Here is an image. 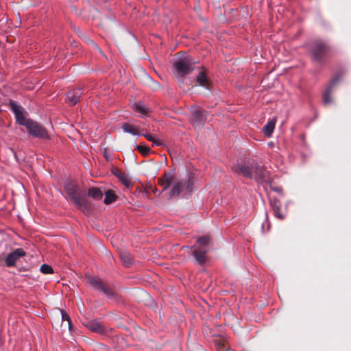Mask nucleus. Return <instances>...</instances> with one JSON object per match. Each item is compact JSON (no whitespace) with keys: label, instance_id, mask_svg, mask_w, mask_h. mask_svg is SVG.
I'll list each match as a JSON object with an SVG mask.
<instances>
[{"label":"nucleus","instance_id":"f257e3e1","mask_svg":"<svg viewBox=\"0 0 351 351\" xmlns=\"http://www.w3.org/2000/svg\"><path fill=\"white\" fill-rule=\"evenodd\" d=\"M64 189L71 202L78 209L83 212L88 210L86 195L79 185L69 183L66 184Z\"/></svg>","mask_w":351,"mask_h":351},{"label":"nucleus","instance_id":"f03ea898","mask_svg":"<svg viewBox=\"0 0 351 351\" xmlns=\"http://www.w3.org/2000/svg\"><path fill=\"white\" fill-rule=\"evenodd\" d=\"M193 176L191 173L187 174L184 180H174L172 181V186L169 191L170 197H177L182 193L190 194L194 189Z\"/></svg>","mask_w":351,"mask_h":351},{"label":"nucleus","instance_id":"7ed1b4c3","mask_svg":"<svg viewBox=\"0 0 351 351\" xmlns=\"http://www.w3.org/2000/svg\"><path fill=\"white\" fill-rule=\"evenodd\" d=\"M310 50L313 60L321 63L330 53L331 47L324 41L315 40L311 44Z\"/></svg>","mask_w":351,"mask_h":351},{"label":"nucleus","instance_id":"20e7f679","mask_svg":"<svg viewBox=\"0 0 351 351\" xmlns=\"http://www.w3.org/2000/svg\"><path fill=\"white\" fill-rule=\"evenodd\" d=\"M207 120V112L199 106L191 108L190 122L195 129L202 128Z\"/></svg>","mask_w":351,"mask_h":351},{"label":"nucleus","instance_id":"39448f33","mask_svg":"<svg viewBox=\"0 0 351 351\" xmlns=\"http://www.w3.org/2000/svg\"><path fill=\"white\" fill-rule=\"evenodd\" d=\"M173 69L181 77L185 76L193 71L192 62L189 56L178 58L173 63Z\"/></svg>","mask_w":351,"mask_h":351},{"label":"nucleus","instance_id":"423d86ee","mask_svg":"<svg viewBox=\"0 0 351 351\" xmlns=\"http://www.w3.org/2000/svg\"><path fill=\"white\" fill-rule=\"evenodd\" d=\"M9 106L11 107L14 114L16 121L19 125H24L26 128L29 124V122H31L32 120L29 119H26L25 115V111L24 108L20 105H18L14 100H10L9 101Z\"/></svg>","mask_w":351,"mask_h":351},{"label":"nucleus","instance_id":"0eeeda50","mask_svg":"<svg viewBox=\"0 0 351 351\" xmlns=\"http://www.w3.org/2000/svg\"><path fill=\"white\" fill-rule=\"evenodd\" d=\"M29 134L41 139H49V136L46 129L40 123L31 121L26 127Z\"/></svg>","mask_w":351,"mask_h":351},{"label":"nucleus","instance_id":"6e6552de","mask_svg":"<svg viewBox=\"0 0 351 351\" xmlns=\"http://www.w3.org/2000/svg\"><path fill=\"white\" fill-rule=\"evenodd\" d=\"M89 283L97 289L102 291L108 298H111L114 295L113 291L101 278L97 277L91 278L89 279Z\"/></svg>","mask_w":351,"mask_h":351},{"label":"nucleus","instance_id":"1a4fd4ad","mask_svg":"<svg viewBox=\"0 0 351 351\" xmlns=\"http://www.w3.org/2000/svg\"><path fill=\"white\" fill-rule=\"evenodd\" d=\"M340 79L341 75L338 74L330 80L328 87L322 94L323 103L324 104H328L332 102L331 94L334 87L339 82Z\"/></svg>","mask_w":351,"mask_h":351},{"label":"nucleus","instance_id":"9d476101","mask_svg":"<svg viewBox=\"0 0 351 351\" xmlns=\"http://www.w3.org/2000/svg\"><path fill=\"white\" fill-rule=\"evenodd\" d=\"M252 164L250 165H247L245 164H237L234 165L232 168L234 173L242 175L245 178L250 180L253 179L254 177V174L252 172Z\"/></svg>","mask_w":351,"mask_h":351},{"label":"nucleus","instance_id":"9b49d317","mask_svg":"<svg viewBox=\"0 0 351 351\" xmlns=\"http://www.w3.org/2000/svg\"><path fill=\"white\" fill-rule=\"evenodd\" d=\"M26 255L25 250L23 248H17L12 252L8 254L5 259V265L8 267H14L16 261L21 257Z\"/></svg>","mask_w":351,"mask_h":351},{"label":"nucleus","instance_id":"f8f14e48","mask_svg":"<svg viewBox=\"0 0 351 351\" xmlns=\"http://www.w3.org/2000/svg\"><path fill=\"white\" fill-rule=\"evenodd\" d=\"M252 172L254 174L253 179L257 182L263 183L267 182V171L261 166L252 164Z\"/></svg>","mask_w":351,"mask_h":351},{"label":"nucleus","instance_id":"ddd939ff","mask_svg":"<svg viewBox=\"0 0 351 351\" xmlns=\"http://www.w3.org/2000/svg\"><path fill=\"white\" fill-rule=\"evenodd\" d=\"M83 94V91L82 88H77L71 89L69 91H68L66 94V98L71 105L73 106L75 105L81 98L82 95Z\"/></svg>","mask_w":351,"mask_h":351},{"label":"nucleus","instance_id":"4468645a","mask_svg":"<svg viewBox=\"0 0 351 351\" xmlns=\"http://www.w3.org/2000/svg\"><path fill=\"white\" fill-rule=\"evenodd\" d=\"M132 108L135 112L140 114L142 117L148 116L152 112L151 109L141 101L135 102Z\"/></svg>","mask_w":351,"mask_h":351},{"label":"nucleus","instance_id":"2eb2a0df","mask_svg":"<svg viewBox=\"0 0 351 351\" xmlns=\"http://www.w3.org/2000/svg\"><path fill=\"white\" fill-rule=\"evenodd\" d=\"M173 181V176L170 173H165L162 178H159L158 180V184L162 187V190L158 194L166 191Z\"/></svg>","mask_w":351,"mask_h":351},{"label":"nucleus","instance_id":"dca6fc26","mask_svg":"<svg viewBox=\"0 0 351 351\" xmlns=\"http://www.w3.org/2000/svg\"><path fill=\"white\" fill-rule=\"evenodd\" d=\"M208 249L202 248L197 246L193 252V256L199 265H202L206 262V254Z\"/></svg>","mask_w":351,"mask_h":351},{"label":"nucleus","instance_id":"f3484780","mask_svg":"<svg viewBox=\"0 0 351 351\" xmlns=\"http://www.w3.org/2000/svg\"><path fill=\"white\" fill-rule=\"evenodd\" d=\"M112 174L115 176L118 180L123 184L127 189H130L132 186V183L129 177H128L125 173L121 172L117 169H114L112 171Z\"/></svg>","mask_w":351,"mask_h":351},{"label":"nucleus","instance_id":"a211bd4d","mask_svg":"<svg viewBox=\"0 0 351 351\" xmlns=\"http://www.w3.org/2000/svg\"><path fill=\"white\" fill-rule=\"evenodd\" d=\"M87 328L92 332L99 334H104L106 328L103 324L96 321H91L86 325Z\"/></svg>","mask_w":351,"mask_h":351},{"label":"nucleus","instance_id":"6ab92c4d","mask_svg":"<svg viewBox=\"0 0 351 351\" xmlns=\"http://www.w3.org/2000/svg\"><path fill=\"white\" fill-rule=\"evenodd\" d=\"M197 83L203 87L208 88L209 80L206 73L204 71H199L196 75Z\"/></svg>","mask_w":351,"mask_h":351},{"label":"nucleus","instance_id":"aec40b11","mask_svg":"<svg viewBox=\"0 0 351 351\" xmlns=\"http://www.w3.org/2000/svg\"><path fill=\"white\" fill-rule=\"evenodd\" d=\"M275 125H276V120L272 119V120L269 121L266 123V125L263 127V132L266 136H267V137L271 136V135L272 134V133L274 130Z\"/></svg>","mask_w":351,"mask_h":351},{"label":"nucleus","instance_id":"412c9836","mask_svg":"<svg viewBox=\"0 0 351 351\" xmlns=\"http://www.w3.org/2000/svg\"><path fill=\"white\" fill-rule=\"evenodd\" d=\"M88 195L94 199L99 200L103 197V193L97 187H90L88 190Z\"/></svg>","mask_w":351,"mask_h":351},{"label":"nucleus","instance_id":"4be33fe9","mask_svg":"<svg viewBox=\"0 0 351 351\" xmlns=\"http://www.w3.org/2000/svg\"><path fill=\"white\" fill-rule=\"evenodd\" d=\"M141 135L144 136L148 141L152 142L153 146H161L164 144L163 142L154 134L146 133L142 134Z\"/></svg>","mask_w":351,"mask_h":351},{"label":"nucleus","instance_id":"5701e85b","mask_svg":"<svg viewBox=\"0 0 351 351\" xmlns=\"http://www.w3.org/2000/svg\"><path fill=\"white\" fill-rule=\"evenodd\" d=\"M117 199V196L114 193V191L108 190L105 193V198L104 202L106 204H110L115 202Z\"/></svg>","mask_w":351,"mask_h":351},{"label":"nucleus","instance_id":"b1692460","mask_svg":"<svg viewBox=\"0 0 351 351\" xmlns=\"http://www.w3.org/2000/svg\"><path fill=\"white\" fill-rule=\"evenodd\" d=\"M119 256L121 261L126 267H129L132 263V256L130 253L123 252L120 253Z\"/></svg>","mask_w":351,"mask_h":351},{"label":"nucleus","instance_id":"393cba45","mask_svg":"<svg viewBox=\"0 0 351 351\" xmlns=\"http://www.w3.org/2000/svg\"><path fill=\"white\" fill-rule=\"evenodd\" d=\"M135 149L138 150L144 156H148L151 153V149L149 148V147L146 146L145 144L143 143L136 145Z\"/></svg>","mask_w":351,"mask_h":351},{"label":"nucleus","instance_id":"a878e982","mask_svg":"<svg viewBox=\"0 0 351 351\" xmlns=\"http://www.w3.org/2000/svg\"><path fill=\"white\" fill-rule=\"evenodd\" d=\"M122 129L124 132L131 134L134 136L135 135H141L129 123H124L122 126Z\"/></svg>","mask_w":351,"mask_h":351},{"label":"nucleus","instance_id":"bb28decb","mask_svg":"<svg viewBox=\"0 0 351 351\" xmlns=\"http://www.w3.org/2000/svg\"><path fill=\"white\" fill-rule=\"evenodd\" d=\"M210 242V239L208 237H202L197 239V243L198 244V246L204 248V249H208V246Z\"/></svg>","mask_w":351,"mask_h":351},{"label":"nucleus","instance_id":"cd10ccee","mask_svg":"<svg viewBox=\"0 0 351 351\" xmlns=\"http://www.w3.org/2000/svg\"><path fill=\"white\" fill-rule=\"evenodd\" d=\"M273 210L274 216L279 219H284L285 218V214L281 211V206L276 207Z\"/></svg>","mask_w":351,"mask_h":351},{"label":"nucleus","instance_id":"c85d7f7f","mask_svg":"<svg viewBox=\"0 0 351 351\" xmlns=\"http://www.w3.org/2000/svg\"><path fill=\"white\" fill-rule=\"evenodd\" d=\"M40 271L44 274H51L53 273V268L47 264H43L40 268Z\"/></svg>","mask_w":351,"mask_h":351},{"label":"nucleus","instance_id":"c756f323","mask_svg":"<svg viewBox=\"0 0 351 351\" xmlns=\"http://www.w3.org/2000/svg\"><path fill=\"white\" fill-rule=\"evenodd\" d=\"M269 203H270V206H271L272 209H274L276 207L282 206L280 201L278 199H277L276 197H270Z\"/></svg>","mask_w":351,"mask_h":351},{"label":"nucleus","instance_id":"7c9ffc66","mask_svg":"<svg viewBox=\"0 0 351 351\" xmlns=\"http://www.w3.org/2000/svg\"><path fill=\"white\" fill-rule=\"evenodd\" d=\"M61 315H62V321H67L68 326H69V328H70L71 327V319H70V317H69V314L66 311H61Z\"/></svg>","mask_w":351,"mask_h":351},{"label":"nucleus","instance_id":"2f4dec72","mask_svg":"<svg viewBox=\"0 0 351 351\" xmlns=\"http://www.w3.org/2000/svg\"><path fill=\"white\" fill-rule=\"evenodd\" d=\"M217 349L218 351H226V347L223 343H219L217 346Z\"/></svg>","mask_w":351,"mask_h":351},{"label":"nucleus","instance_id":"473e14b6","mask_svg":"<svg viewBox=\"0 0 351 351\" xmlns=\"http://www.w3.org/2000/svg\"><path fill=\"white\" fill-rule=\"evenodd\" d=\"M151 190L153 191V193L156 195H159L158 193L160 191H158V189L156 187L150 186Z\"/></svg>","mask_w":351,"mask_h":351},{"label":"nucleus","instance_id":"72a5a7b5","mask_svg":"<svg viewBox=\"0 0 351 351\" xmlns=\"http://www.w3.org/2000/svg\"><path fill=\"white\" fill-rule=\"evenodd\" d=\"M272 189L278 193H282V189L279 187L273 188Z\"/></svg>","mask_w":351,"mask_h":351}]
</instances>
